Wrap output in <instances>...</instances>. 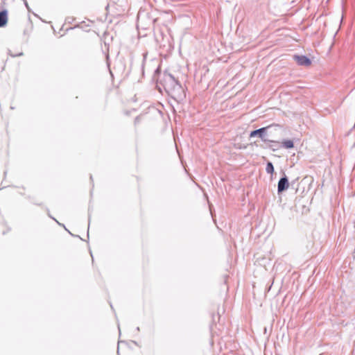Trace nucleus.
Segmentation results:
<instances>
[{"mask_svg": "<svg viewBox=\"0 0 355 355\" xmlns=\"http://www.w3.org/2000/svg\"><path fill=\"white\" fill-rule=\"evenodd\" d=\"M289 187L288 179L286 175L284 174V177L281 178L278 182L277 184V192L278 193H281L283 191L288 189Z\"/></svg>", "mask_w": 355, "mask_h": 355, "instance_id": "nucleus-3", "label": "nucleus"}, {"mask_svg": "<svg viewBox=\"0 0 355 355\" xmlns=\"http://www.w3.org/2000/svg\"><path fill=\"white\" fill-rule=\"evenodd\" d=\"M8 22V12L3 10L0 12V27H3L6 25Z\"/></svg>", "mask_w": 355, "mask_h": 355, "instance_id": "nucleus-6", "label": "nucleus"}, {"mask_svg": "<svg viewBox=\"0 0 355 355\" xmlns=\"http://www.w3.org/2000/svg\"><path fill=\"white\" fill-rule=\"evenodd\" d=\"M164 82V88L168 92L181 90V85L171 74L165 76Z\"/></svg>", "mask_w": 355, "mask_h": 355, "instance_id": "nucleus-1", "label": "nucleus"}, {"mask_svg": "<svg viewBox=\"0 0 355 355\" xmlns=\"http://www.w3.org/2000/svg\"><path fill=\"white\" fill-rule=\"evenodd\" d=\"M282 147L284 148H286V149L292 148L294 147L293 141L292 140H289V139L284 140L282 142Z\"/></svg>", "mask_w": 355, "mask_h": 355, "instance_id": "nucleus-7", "label": "nucleus"}, {"mask_svg": "<svg viewBox=\"0 0 355 355\" xmlns=\"http://www.w3.org/2000/svg\"><path fill=\"white\" fill-rule=\"evenodd\" d=\"M106 58H107V59H108V58H109L108 53L106 54Z\"/></svg>", "mask_w": 355, "mask_h": 355, "instance_id": "nucleus-9", "label": "nucleus"}, {"mask_svg": "<svg viewBox=\"0 0 355 355\" xmlns=\"http://www.w3.org/2000/svg\"><path fill=\"white\" fill-rule=\"evenodd\" d=\"M8 53L12 57H16L21 55L23 52L20 46H12V48L8 49Z\"/></svg>", "mask_w": 355, "mask_h": 355, "instance_id": "nucleus-5", "label": "nucleus"}, {"mask_svg": "<svg viewBox=\"0 0 355 355\" xmlns=\"http://www.w3.org/2000/svg\"><path fill=\"white\" fill-rule=\"evenodd\" d=\"M272 127H275L276 128H279L280 126L278 125H270V126H267V127H265V128H261L259 129H257V130H253L250 132V137H254L256 136H259L262 141H270V140H268L266 138V130L268 129H270Z\"/></svg>", "mask_w": 355, "mask_h": 355, "instance_id": "nucleus-2", "label": "nucleus"}, {"mask_svg": "<svg viewBox=\"0 0 355 355\" xmlns=\"http://www.w3.org/2000/svg\"><path fill=\"white\" fill-rule=\"evenodd\" d=\"M293 59L300 66L308 67L311 64V60L305 55H295Z\"/></svg>", "mask_w": 355, "mask_h": 355, "instance_id": "nucleus-4", "label": "nucleus"}, {"mask_svg": "<svg viewBox=\"0 0 355 355\" xmlns=\"http://www.w3.org/2000/svg\"><path fill=\"white\" fill-rule=\"evenodd\" d=\"M221 46V48H222V49H223V48H225V46H224V45H222V46Z\"/></svg>", "mask_w": 355, "mask_h": 355, "instance_id": "nucleus-10", "label": "nucleus"}, {"mask_svg": "<svg viewBox=\"0 0 355 355\" xmlns=\"http://www.w3.org/2000/svg\"><path fill=\"white\" fill-rule=\"evenodd\" d=\"M266 171L268 173H272L274 171V166L272 162H268L266 164Z\"/></svg>", "mask_w": 355, "mask_h": 355, "instance_id": "nucleus-8", "label": "nucleus"}]
</instances>
